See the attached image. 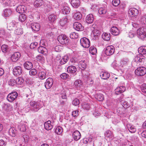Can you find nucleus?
Wrapping results in <instances>:
<instances>
[{"mask_svg":"<svg viewBox=\"0 0 146 146\" xmlns=\"http://www.w3.org/2000/svg\"><path fill=\"white\" fill-rule=\"evenodd\" d=\"M30 104L31 106V110L34 112L37 111L42 107L39 102L31 101L30 102Z\"/></svg>","mask_w":146,"mask_h":146,"instance_id":"obj_1","label":"nucleus"},{"mask_svg":"<svg viewBox=\"0 0 146 146\" xmlns=\"http://www.w3.org/2000/svg\"><path fill=\"white\" fill-rule=\"evenodd\" d=\"M138 38L142 40L146 38V28L143 27L139 28L137 31Z\"/></svg>","mask_w":146,"mask_h":146,"instance_id":"obj_2","label":"nucleus"},{"mask_svg":"<svg viewBox=\"0 0 146 146\" xmlns=\"http://www.w3.org/2000/svg\"><path fill=\"white\" fill-rule=\"evenodd\" d=\"M58 40L62 44H67L69 42L68 38L64 35L59 36L58 38Z\"/></svg>","mask_w":146,"mask_h":146,"instance_id":"obj_3","label":"nucleus"},{"mask_svg":"<svg viewBox=\"0 0 146 146\" xmlns=\"http://www.w3.org/2000/svg\"><path fill=\"white\" fill-rule=\"evenodd\" d=\"M135 73L138 76H142L146 73V68L141 66L135 70Z\"/></svg>","mask_w":146,"mask_h":146,"instance_id":"obj_4","label":"nucleus"},{"mask_svg":"<svg viewBox=\"0 0 146 146\" xmlns=\"http://www.w3.org/2000/svg\"><path fill=\"white\" fill-rule=\"evenodd\" d=\"M80 43L81 45L84 48H88L90 46V41L86 37L82 38L80 40Z\"/></svg>","mask_w":146,"mask_h":146,"instance_id":"obj_5","label":"nucleus"},{"mask_svg":"<svg viewBox=\"0 0 146 146\" xmlns=\"http://www.w3.org/2000/svg\"><path fill=\"white\" fill-rule=\"evenodd\" d=\"M115 51V48L112 45L107 46L105 49V52L107 56H110L113 54Z\"/></svg>","mask_w":146,"mask_h":146,"instance_id":"obj_6","label":"nucleus"},{"mask_svg":"<svg viewBox=\"0 0 146 146\" xmlns=\"http://www.w3.org/2000/svg\"><path fill=\"white\" fill-rule=\"evenodd\" d=\"M23 72L22 68L20 66H15L13 69V74L17 76L20 75Z\"/></svg>","mask_w":146,"mask_h":146,"instance_id":"obj_7","label":"nucleus"},{"mask_svg":"<svg viewBox=\"0 0 146 146\" xmlns=\"http://www.w3.org/2000/svg\"><path fill=\"white\" fill-rule=\"evenodd\" d=\"M53 83V80L51 78H47L45 83V86L46 89H49L52 86Z\"/></svg>","mask_w":146,"mask_h":146,"instance_id":"obj_8","label":"nucleus"},{"mask_svg":"<svg viewBox=\"0 0 146 146\" xmlns=\"http://www.w3.org/2000/svg\"><path fill=\"white\" fill-rule=\"evenodd\" d=\"M27 10L26 7L23 5H19L16 8V11L19 13H24Z\"/></svg>","mask_w":146,"mask_h":146,"instance_id":"obj_9","label":"nucleus"},{"mask_svg":"<svg viewBox=\"0 0 146 146\" xmlns=\"http://www.w3.org/2000/svg\"><path fill=\"white\" fill-rule=\"evenodd\" d=\"M73 27L76 30L78 31H81L83 30L84 27L81 23L78 22H76L73 24Z\"/></svg>","mask_w":146,"mask_h":146,"instance_id":"obj_10","label":"nucleus"},{"mask_svg":"<svg viewBox=\"0 0 146 146\" xmlns=\"http://www.w3.org/2000/svg\"><path fill=\"white\" fill-rule=\"evenodd\" d=\"M128 13L130 16L131 17H134L138 14V11L135 8H132L129 9Z\"/></svg>","mask_w":146,"mask_h":146,"instance_id":"obj_11","label":"nucleus"},{"mask_svg":"<svg viewBox=\"0 0 146 146\" xmlns=\"http://www.w3.org/2000/svg\"><path fill=\"white\" fill-rule=\"evenodd\" d=\"M21 56V54L19 52H16L13 54L11 56V60L13 62L17 61Z\"/></svg>","mask_w":146,"mask_h":146,"instance_id":"obj_12","label":"nucleus"},{"mask_svg":"<svg viewBox=\"0 0 146 146\" xmlns=\"http://www.w3.org/2000/svg\"><path fill=\"white\" fill-rule=\"evenodd\" d=\"M67 71L68 73L73 74L74 75H76V68L74 66H69L67 68Z\"/></svg>","mask_w":146,"mask_h":146,"instance_id":"obj_13","label":"nucleus"},{"mask_svg":"<svg viewBox=\"0 0 146 146\" xmlns=\"http://www.w3.org/2000/svg\"><path fill=\"white\" fill-rule=\"evenodd\" d=\"M125 88L123 86H120L117 87L115 90V92L117 95L119 94L124 92L125 90Z\"/></svg>","mask_w":146,"mask_h":146,"instance_id":"obj_14","label":"nucleus"},{"mask_svg":"<svg viewBox=\"0 0 146 146\" xmlns=\"http://www.w3.org/2000/svg\"><path fill=\"white\" fill-rule=\"evenodd\" d=\"M38 50L39 53L42 54L44 55H46L47 54V50L44 46H40L38 47Z\"/></svg>","mask_w":146,"mask_h":146,"instance_id":"obj_15","label":"nucleus"},{"mask_svg":"<svg viewBox=\"0 0 146 146\" xmlns=\"http://www.w3.org/2000/svg\"><path fill=\"white\" fill-rule=\"evenodd\" d=\"M74 140L77 141L80 139L81 134L78 131H75L72 134Z\"/></svg>","mask_w":146,"mask_h":146,"instance_id":"obj_16","label":"nucleus"},{"mask_svg":"<svg viewBox=\"0 0 146 146\" xmlns=\"http://www.w3.org/2000/svg\"><path fill=\"white\" fill-rule=\"evenodd\" d=\"M31 27L32 29L34 31H37L40 29V25L39 24L36 23H33L31 24Z\"/></svg>","mask_w":146,"mask_h":146,"instance_id":"obj_17","label":"nucleus"},{"mask_svg":"<svg viewBox=\"0 0 146 146\" xmlns=\"http://www.w3.org/2000/svg\"><path fill=\"white\" fill-rule=\"evenodd\" d=\"M110 74L107 72H102L100 74V76L102 79L107 80L109 78Z\"/></svg>","mask_w":146,"mask_h":146,"instance_id":"obj_18","label":"nucleus"},{"mask_svg":"<svg viewBox=\"0 0 146 146\" xmlns=\"http://www.w3.org/2000/svg\"><path fill=\"white\" fill-rule=\"evenodd\" d=\"M105 137L108 139V138L109 140H111L113 137V135L112 132L110 130H107L105 133Z\"/></svg>","mask_w":146,"mask_h":146,"instance_id":"obj_19","label":"nucleus"},{"mask_svg":"<svg viewBox=\"0 0 146 146\" xmlns=\"http://www.w3.org/2000/svg\"><path fill=\"white\" fill-rule=\"evenodd\" d=\"M71 3L72 6L76 8L78 7L80 4L79 0H72Z\"/></svg>","mask_w":146,"mask_h":146,"instance_id":"obj_20","label":"nucleus"},{"mask_svg":"<svg viewBox=\"0 0 146 146\" xmlns=\"http://www.w3.org/2000/svg\"><path fill=\"white\" fill-rule=\"evenodd\" d=\"M94 20L93 16L92 14H90L88 15L86 18V21L88 23H92Z\"/></svg>","mask_w":146,"mask_h":146,"instance_id":"obj_21","label":"nucleus"},{"mask_svg":"<svg viewBox=\"0 0 146 146\" xmlns=\"http://www.w3.org/2000/svg\"><path fill=\"white\" fill-rule=\"evenodd\" d=\"M111 33L114 35L117 36L119 34V30L115 27H112L111 29Z\"/></svg>","mask_w":146,"mask_h":146,"instance_id":"obj_22","label":"nucleus"},{"mask_svg":"<svg viewBox=\"0 0 146 146\" xmlns=\"http://www.w3.org/2000/svg\"><path fill=\"white\" fill-rule=\"evenodd\" d=\"M24 68L27 70H31L33 67V65L31 62L27 61L25 62L23 64Z\"/></svg>","mask_w":146,"mask_h":146,"instance_id":"obj_23","label":"nucleus"},{"mask_svg":"<svg viewBox=\"0 0 146 146\" xmlns=\"http://www.w3.org/2000/svg\"><path fill=\"white\" fill-rule=\"evenodd\" d=\"M44 125L45 129L47 130H50L52 128V126L51 124V122L50 120L45 122Z\"/></svg>","mask_w":146,"mask_h":146,"instance_id":"obj_24","label":"nucleus"},{"mask_svg":"<svg viewBox=\"0 0 146 146\" xmlns=\"http://www.w3.org/2000/svg\"><path fill=\"white\" fill-rule=\"evenodd\" d=\"M145 57L142 54H139L136 56L135 58V60L140 62H143L145 60Z\"/></svg>","mask_w":146,"mask_h":146,"instance_id":"obj_25","label":"nucleus"},{"mask_svg":"<svg viewBox=\"0 0 146 146\" xmlns=\"http://www.w3.org/2000/svg\"><path fill=\"white\" fill-rule=\"evenodd\" d=\"M139 53L140 54H146V46H143L140 47L138 49Z\"/></svg>","mask_w":146,"mask_h":146,"instance_id":"obj_26","label":"nucleus"},{"mask_svg":"<svg viewBox=\"0 0 146 146\" xmlns=\"http://www.w3.org/2000/svg\"><path fill=\"white\" fill-rule=\"evenodd\" d=\"M110 33H104L102 35V38L105 40L108 41L109 40L110 38Z\"/></svg>","mask_w":146,"mask_h":146,"instance_id":"obj_27","label":"nucleus"},{"mask_svg":"<svg viewBox=\"0 0 146 146\" xmlns=\"http://www.w3.org/2000/svg\"><path fill=\"white\" fill-rule=\"evenodd\" d=\"M74 18L76 20H79L81 19L82 15L80 12H76L74 13L73 15Z\"/></svg>","mask_w":146,"mask_h":146,"instance_id":"obj_28","label":"nucleus"},{"mask_svg":"<svg viewBox=\"0 0 146 146\" xmlns=\"http://www.w3.org/2000/svg\"><path fill=\"white\" fill-rule=\"evenodd\" d=\"M38 76L41 80L45 79L46 77V72L45 71H42L39 72L38 74Z\"/></svg>","mask_w":146,"mask_h":146,"instance_id":"obj_29","label":"nucleus"},{"mask_svg":"<svg viewBox=\"0 0 146 146\" xmlns=\"http://www.w3.org/2000/svg\"><path fill=\"white\" fill-rule=\"evenodd\" d=\"M79 67L82 70H84L86 68V64L85 60L81 61L79 62Z\"/></svg>","mask_w":146,"mask_h":146,"instance_id":"obj_30","label":"nucleus"},{"mask_svg":"<svg viewBox=\"0 0 146 146\" xmlns=\"http://www.w3.org/2000/svg\"><path fill=\"white\" fill-rule=\"evenodd\" d=\"M43 4V1L40 0H36L34 3V5L35 7L41 6Z\"/></svg>","mask_w":146,"mask_h":146,"instance_id":"obj_31","label":"nucleus"},{"mask_svg":"<svg viewBox=\"0 0 146 146\" xmlns=\"http://www.w3.org/2000/svg\"><path fill=\"white\" fill-rule=\"evenodd\" d=\"M63 131V128L60 126L57 127L55 129V133L58 135H61Z\"/></svg>","mask_w":146,"mask_h":146,"instance_id":"obj_32","label":"nucleus"},{"mask_svg":"<svg viewBox=\"0 0 146 146\" xmlns=\"http://www.w3.org/2000/svg\"><path fill=\"white\" fill-rule=\"evenodd\" d=\"M9 133L10 135L15 137L16 135L17 131L14 127H12L9 129Z\"/></svg>","mask_w":146,"mask_h":146,"instance_id":"obj_33","label":"nucleus"},{"mask_svg":"<svg viewBox=\"0 0 146 146\" xmlns=\"http://www.w3.org/2000/svg\"><path fill=\"white\" fill-rule=\"evenodd\" d=\"M16 27L15 24L13 22H11L7 24V29L9 31L13 30L14 28Z\"/></svg>","mask_w":146,"mask_h":146,"instance_id":"obj_34","label":"nucleus"},{"mask_svg":"<svg viewBox=\"0 0 146 146\" xmlns=\"http://www.w3.org/2000/svg\"><path fill=\"white\" fill-rule=\"evenodd\" d=\"M127 127L130 132L131 133H134L136 129L134 126L129 124L127 125Z\"/></svg>","mask_w":146,"mask_h":146,"instance_id":"obj_35","label":"nucleus"},{"mask_svg":"<svg viewBox=\"0 0 146 146\" xmlns=\"http://www.w3.org/2000/svg\"><path fill=\"white\" fill-rule=\"evenodd\" d=\"M11 107L9 104H4L3 106V109L5 111H9L11 110Z\"/></svg>","mask_w":146,"mask_h":146,"instance_id":"obj_36","label":"nucleus"},{"mask_svg":"<svg viewBox=\"0 0 146 146\" xmlns=\"http://www.w3.org/2000/svg\"><path fill=\"white\" fill-rule=\"evenodd\" d=\"M68 57L67 56H65L61 59L60 63L61 64H65L68 60Z\"/></svg>","mask_w":146,"mask_h":146,"instance_id":"obj_37","label":"nucleus"},{"mask_svg":"<svg viewBox=\"0 0 146 146\" xmlns=\"http://www.w3.org/2000/svg\"><path fill=\"white\" fill-rule=\"evenodd\" d=\"M95 98L99 101H102L104 99V96L103 94H97L95 96Z\"/></svg>","mask_w":146,"mask_h":146,"instance_id":"obj_38","label":"nucleus"},{"mask_svg":"<svg viewBox=\"0 0 146 146\" xmlns=\"http://www.w3.org/2000/svg\"><path fill=\"white\" fill-rule=\"evenodd\" d=\"M12 13V11L10 9H6L4 11V15L5 17H9Z\"/></svg>","mask_w":146,"mask_h":146,"instance_id":"obj_39","label":"nucleus"},{"mask_svg":"<svg viewBox=\"0 0 146 146\" xmlns=\"http://www.w3.org/2000/svg\"><path fill=\"white\" fill-rule=\"evenodd\" d=\"M89 52L92 55H95L97 53V49L94 46H91L89 49Z\"/></svg>","mask_w":146,"mask_h":146,"instance_id":"obj_40","label":"nucleus"},{"mask_svg":"<svg viewBox=\"0 0 146 146\" xmlns=\"http://www.w3.org/2000/svg\"><path fill=\"white\" fill-rule=\"evenodd\" d=\"M14 32L17 35H21L23 33V29L21 27H18L15 30Z\"/></svg>","mask_w":146,"mask_h":146,"instance_id":"obj_41","label":"nucleus"},{"mask_svg":"<svg viewBox=\"0 0 146 146\" xmlns=\"http://www.w3.org/2000/svg\"><path fill=\"white\" fill-rule=\"evenodd\" d=\"M82 84L81 81L79 80H76L74 83V86L76 88L80 87Z\"/></svg>","mask_w":146,"mask_h":146,"instance_id":"obj_42","label":"nucleus"},{"mask_svg":"<svg viewBox=\"0 0 146 146\" xmlns=\"http://www.w3.org/2000/svg\"><path fill=\"white\" fill-rule=\"evenodd\" d=\"M140 23L145 26L146 25V15H143L141 17Z\"/></svg>","mask_w":146,"mask_h":146,"instance_id":"obj_43","label":"nucleus"},{"mask_svg":"<svg viewBox=\"0 0 146 146\" xmlns=\"http://www.w3.org/2000/svg\"><path fill=\"white\" fill-rule=\"evenodd\" d=\"M56 18V16L54 14L50 15L48 17L49 21L51 22H53L55 21Z\"/></svg>","mask_w":146,"mask_h":146,"instance_id":"obj_44","label":"nucleus"},{"mask_svg":"<svg viewBox=\"0 0 146 146\" xmlns=\"http://www.w3.org/2000/svg\"><path fill=\"white\" fill-rule=\"evenodd\" d=\"M70 8L67 6L63 7L62 9V12L64 14L68 13L70 12Z\"/></svg>","mask_w":146,"mask_h":146,"instance_id":"obj_45","label":"nucleus"},{"mask_svg":"<svg viewBox=\"0 0 146 146\" xmlns=\"http://www.w3.org/2000/svg\"><path fill=\"white\" fill-rule=\"evenodd\" d=\"M68 19L66 17L62 18L60 20V24L62 26H64L67 21Z\"/></svg>","mask_w":146,"mask_h":146,"instance_id":"obj_46","label":"nucleus"},{"mask_svg":"<svg viewBox=\"0 0 146 146\" xmlns=\"http://www.w3.org/2000/svg\"><path fill=\"white\" fill-rule=\"evenodd\" d=\"M107 12V10L105 7L100 8L98 10V12L100 14H105Z\"/></svg>","mask_w":146,"mask_h":146,"instance_id":"obj_47","label":"nucleus"},{"mask_svg":"<svg viewBox=\"0 0 146 146\" xmlns=\"http://www.w3.org/2000/svg\"><path fill=\"white\" fill-rule=\"evenodd\" d=\"M1 48L3 52L6 53L8 51V46L6 44H3L1 46Z\"/></svg>","mask_w":146,"mask_h":146,"instance_id":"obj_48","label":"nucleus"},{"mask_svg":"<svg viewBox=\"0 0 146 146\" xmlns=\"http://www.w3.org/2000/svg\"><path fill=\"white\" fill-rule=\"evenodd\" d=\"M26 19V15L24 14H21L19 16V20L21 22H23Z\"/></svg>","mask_w":146,"mask_h":146,"instance_id":"obj_49","label":"nucleus"},{"mask_svg":"<svg viewBox=\"0 0 146 146\" xmlns=\"http://www.w3.org/2000/svg\"><path fill=\"white\" fill-rule=\"evenodd\" d=\"M37 73V71L35 69H31L29 71V73L31 76H35Z\"/></svg>","mask_w":146,"mask_h":146,"instance_id":"obj_50","label":"nucleus"},{"mask_svg":"<svg viewBox=\"0 0 146 146\" xmlns=\"http://www.w3.org/2000/svg\"><path fill=\"white\" fill-rule=\"evenodd\" d=\"M16 81L18 84H21L23 83L24 80L22 78L19 77L17 78Z\"/></svg>","mask_w":146,"mask_h":146,"instance_id":"obj_51","label":"nucleus"},{"mask_svg":"<svg viewBox=\"0 0 146 146\" xmlns=\"http://www.w3.org/2000/svg\"><path fill=\"white\" fill-rule=\"evenodd\" d=\"M129 62L128 59L127 58H125L121 60V64L122 65H127Z\"/></svg>","mask_w":146,"mask_h":146,"instance_id":"obj_52","label":"nucleus"},{"mask_svg":"<svg viewBox=\"0 0 146 146\" xmlns=\"http://www.w3.org/2000/svg\"><path fill=\"white\" fill-rule=\"evenodd\" d=\"M70 37L72 39L77 38L78 37V34L74 32L70 34Z\"/></svg>","mask_w":146,"mask_h":146,"instance_id":"obj_53","label":"nucleus"},{"mask_svg":"<svg viewBox=\"0 0 146 146\" xmlns=\"http://www.w3.org/2000/svg\"><path fill=\"white\" fill-rule=\"evenodd\" d=\"M37 61L40 62H43L44 60V58L41 55H38L36 57Z\"/></svg>","mask_w":146,"mask_h":146,"instance_id":"obj_54","label":"nucleus"},{"mask_svg":"<svg viewBox=\"0 0 146 146\" xmlns=\"http://www.w3.org/2000/svg\"><path fill=\"white\" fill-rule=\"evenodd\" d=\"M141 91L143 93H146V84H143L141 86Z\"/></svg>","mask_w":146,"mask_h":146,"instance_id":"obj_55","label":"nucleus"},{"mask_svg":"<svg viewBox=\"0 0 146 146\" xmlns=\"http://www.w3.org/2000/svg\"><path fill=\"white\" fill-rule=\"evenodd\" d=\"M80 104L79 100L77 98H75L72 102V104L75 106L78 105Z\"/></svg>","mask_w":146,"mask_h":146,"instance_id":"obj_56","label":"nucleus"},{"mask_svg":"<svg viewBox=\"0 0 146 146\" xmlns=\"http://www.w3.org/2000/svg\"><path fill=\"white\" fill-rule=\"evenodd\" d=\"M120 3V0H113L112 4L115 7L118 6Z\"/></svg>","mask_w":146,"mask_h":146,"instance_id":"obj_57","label":"nucleus"},{"mask_svg":"<svg viewBox=\"0 0 146 146\" xmlns=\"http://www.w3.org/2000/svg\"><path fill=\"white\" fill-rule=\"evenodd\" d=\"M12 0H4V3L8 6H11Z\"/></svg>","mask_w":146,"mask_h":146,"instance_id":"obj_58","label":"nucleus"},{"mask_svg":"<svg viewBox=\"0 0 146 146\" xmlns=\"http://www.w3.org/2000/svg\"><path fill=\"white\" fill-rule=\"evenodd\" d=\"M16 81L13 79H10L8 82L9 84L12 86H13L15 84Z\"/></svg>","mask_w":146,"mask_h":146,"instance_id":"obj_59","label":"nucleus"},{"mask_svg":"<svg viewBox=\"0 0 146 146\" xmlns=\"http://www.w3.org/2000/svg\"><path fill=\"white\" fill-rule=\"evenodd\" d=\"M93 34L94 36L97 37L100 35V32L98 30L94 29V30L93 31Z\"/></svg>","mask_w":146,"mask_h":146,"instance_id":"obj_60","label":"nucleus"},{"mask_svg":"<svg viewBox=\"0 0 146 146\" xmlns=\"http://www.w3.org/2000/svg\"><path fill=\"white\" fill-rule=\"evenodd\" d=\"M7 100L10 102H12L14 101L15 99H13V97L9 94L7 96Z\"/></svg>","mask_w":146,"mask_h":146,"instance_id":"obj_61","label":"nucleus"},{"mask_svg":"<svg viewBox=\"0 0 146 146\" xmlns=\"http://www.w3.org/2000/svg\"><path fill=\"white\" fill-rule=\"evenodd\" d=\"M10 94L11 95V96L13 97V99L15 100L18 96V93L16 92H14Z\"/></svg>","mask_w":146,"mask_h":146,"instance_id":"obj_62","label":"nucleus"},{"mask_svg":"<svg viewBox=\"0 0 146 146\" xmlns=\"http://www.w3.org/2000/svg\"><path fill=\"white\" fill-rule=\"evenodd\" d=\"M40 45L46 46L47 44L46 40L44 39L41 40L40 41Z\"/></svg>","mask_w":146,"mask_h":146,"instance_id":"obj_63","label":"nucleus"},{"mask_svg":"<svg viewBox=\"0 0 146 146\" xmlns=\"http://www.w3.org/2000/svg\"><path fill=\"white\" fill-rule=\"evenodd\" d=\"M38 45V43L36 42H35L32 43L30 45V48L31 49H33L36 47Z\"/></svg>","mask_w":146,"mask_h":146,"instance_id":"obj_64","label":"nucleus"}]
</instances>
